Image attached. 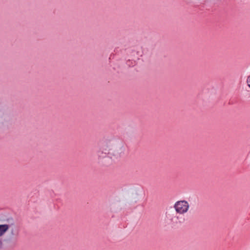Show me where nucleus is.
<instances>
[{
    "label": "nucleus",
    "mask_w": 250,
    "mask_h": 250,
    "mask_svg": "<svg viewBox=\"0 0 250 250\" xmlns=\"http://www.w3.org/2000/svg\"><path fill=\"white\" fill-rule=\"evenodd\" d=\"M173 208L175 211L169 209L166 211V221L168 224L175 226L185 222V218L181 215H184L188 211L190 206L187 201L183 200L176 202Z\"/></svg>",
    "instance_id": "obj_1"
},
{
    "label": "nucleus",
    "mask_w": 250,
    "mask_h": 250,
    "mask_svg": "<svg viewBox=\"0 0 250 250\" xmlns=\"http://www.w3.org/2000/svg\"><path fill=\"white\" fill-rule=\"evenodd\" d=\"M124 153L122 144L118 140L112 139L105 140L101 147L97 152L99 159L108 156L111 159L120 158Z\"/></svg>",
    "instance_id": "obj_2"
},
{
    "label": "nucleus",
    "mask_w": 250,
    "mask_h": 250,
    "mask_svg": "<svg viewBox=\"0 0 250 250\" xmlns=\"http://www.w3.org/2000/svg\"><path fill=\"white\" fill-rule=\"evenodd\" d=\"M10 229L11 234L12 236H17L18 234V231L16 229V228L11 227L8 224L0 225V237L2 236L5 232L9 229Z\"/></svg>",
    "instance_id": "obj_3"
},
{
    "label": "nucleus",
    "mask_w": 250,
    "mask_h": 250,
    "mask_svg": "<svg viewBox=\"0 0 250 250\" xmlns=\"http://www.w3.org/2000/svg\"><path fill=\"white\" fill-rule=\"evenodd\" d=\"M247 83L249 87L250 88V76H249L247 79Z\"/></svg>",
    "instance_id": "obj_4"
},
{
    "label": "nucleus",
    "mask_w": 250,
    "mask_h": 250,
    "mask_svg": "<svg viewBox=\"0 0 250 250\" xmlns=\"http://www.w3.org/2000/svg\"><path fill=\"white\" fill-rule=\"evenodd\" d=\"M1 246H2V242L1 241H0V249L1 248Z\"/></svg>",
    "instance_id": "obj_5"
}]
</instances>
